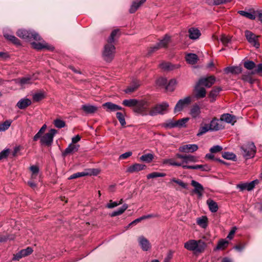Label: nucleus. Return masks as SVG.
Instances as JSON below:
<instances>
[{
	"label": "nucleus",
	"instance_id": "nucleus-24",
	"mask_svg": "<svg viewBox=\"0 0 262 262\" xmlns=\"http://www.w3.org/2000/svg\"><path fill=\"white\" fill-rule=\"evenodd\" d=\"M31 45L33 48L37 50L47 49L49 50H52L53 49V48L52 47L49 46L44 41L41 42H33L31 43Z\"/></svg>",
	"mask_w": 262,
	"mask_h": 262
},
{
	"label": "nucleus",
	"instance_id": "nucleus-55",
	"mask_svg": "<svg viewBox=\"0 0 262 262\" xmlns=\"http://www.w3.org/2000/svg\"><path fill=\"white\" fill-rule=\"evenodd\" d=\"M210 130L209 125L205 124L204 126H201L197 134L198 136H200Z\"/></svg>",
	"mask_w": 262,
	"mask_h": 262
},
{
	"label": "nucleus",
	"instance_id": "nucleus-10",
	"mask_svg": "<svg viewBox=\"0 0 262 262\" xmlns=\"http://www.w3.org/2000/svg\"><path fill=\"white\" fill-rule=\"evenodd\" d=\"M33 251V249L30 247H28L26 249H22L15 254H14L13 260L18 261L21 258L32 254Z\"/></svg>",
	"mask_w": 262,
	"mask_h": 262
},
{
	"label": "nucleus",
	"instance_id": "nucleus-32",
	"mask_svg": "<svg viewBox=\"0 0 262 262\" xmlns=\"http://www.w3.org/2000/svg\"><path fill=\"white\" fill-rule=\"evenodd\" d=\"M225 72L227 74L232 73L238 74L242 72V68L240 66L228 67L225 69Z\"/></svg>",
	"mask_w": 262,
	"mask_h": 262
},
{
	"label": "nucleus",
	"instance_id": "nucleus-40",
	"mask_svg": "<svg viewBox=\"0 0 262 262\" xmlns=\"http://www.w3.org/2000/svg\"><path fill=\"white\" fill-rule=\"evenodd\" d=\"M154 159V155L153 154L148 153L144 154L140 157V161L145 162L146 163L151 162Z\"/></svg>",
	"mask_w": 262,
	"mask_h": 262
},
{
	"label": "nucleus",
	"instance_id": "nucleus-48",
	"mask_svg": "<svg viewBox=\"0 0 262 262\" xmlns=\"http://www.w3.org/2000/svg\"><path fill=\"white\" fill-rule=\"evenodd\" d=\"M160 67L164 70L170 71L174 68V66L172 65L169 62H164L160 64Z\"/></svg>",
	"mask_w": 262,
	"mask_h": 262
},
{
	"label": "nucleus",
	"instance_id": "nucleus-50",
	"mask_svg": "<svg viewBox=\"0 0 262 262\" xmlns=\"http://www.w3.org/2000/svg\"><path fill=\"white\" fill-rule=\"evenodd\" d=\"M46 128L47 125L46 124L43 125L38 133L34 136L33 139V140L36 141L38 140V139L42 137V135L45 132Z\"/></svg>",
	"mask_w": 262,
	"mask_h": 262
},
{
	"label": "nucleus",
	"instance_id": "nucleus-42",
	"mask_svg": "<svg viewBox=\"0 0 262 262\" xmlns=\"http://www.w3.org/2000/svg\"><path fill=\"white\" fill-rule=\"evenodd\" d=\"M162 126L166 129L176 127V121L173 119H168L162 124Z\"/></svg>",
	"mask_w": 262,
	"mask_h": 262
},
{
	"label": "nucleus",
	"instance_id": "nucleus-1",
	"mask_svg": "<svg viewBox=\"0 0 262 262\" xmlns=\"http://www.w3.org/2000/svg\"><path fill=\"white\" fill-rule=\"evenodd\" d=\"M16 34L20 38L28 40H31L32 39L35 40H40V36L34 31L19 29L17 31Z\"/></svg>",
	"mask_w": 262,
	"mask_h": 262
},
{
	"label": "nucleus",
	"instance_id": "nucleus-22",
	"mask_svg": "<svg viewBox=\"0 0 262 262\" xmlns=\"http://www.w3.org/2000/svg\"><path fill=\"white\" fill-rule=\"evenodd\" d=\"M145 167V165L139 163H135L132 165H130L127 168V172H128L129 173H134L144 169Z\"/></svg>",
	"mask_w": 262,
	"mask_h": 262
},
{
	"label": "nucleus",
	"instance_id": "nucleus-64",
	"mask_svg": "<svg viewBox=\"0 0 262 262\" xmlns=\"http://www.w3.org/2000/svg\"><path fill=\"white\" fill-rule=\"evenodd\" d=\"M174 251L170 250L168 251L166 257L164 258V262H170L173 257Z\"/></svg>",
	"mask_w": 262,
	"mask_h": 262
},
{
	"label": "nucleus",
	"instance_id": "nucleus-2",
	"mask_svg": "<svg viewBox=\"0 0 262 262\" xmlns=\"http://www.w3.org/2000/svg\"><path fill=\"white\" fill-rule=\"evenodd\" d=\"M150 104L149 102L145 100H138V104L136 107L133 108L135 112L142 116L149 115Z\"/></svg>",
	"mask_w": 262,
	"mask_h": 262
},
{
	"label": "nucleus",
	"instance_id": "nucleus-63",
	"mask_svg": "<svg viewBox=\"0 0 262 262\" xmlns=\"http://www.w3.org/2000/svg\"><path fill=\"white\" fill-rule=\"evenodd\" d=\"M176 84V80L171 79L169 81L168 84L166 86V89L169 91H173L174 89V86Z\"/></svg>",
	"mask_w": 262,
	"mask_h": 262
},
{
	"label": "nucleus",
	"instance_id": "nucleus-29",
	"mask_svg": "<svg viewBox=\"0 0 262 262\" xmlns=\"http://www.w3.org/2000/svg\"><path fill=\"white\" fill-rule=\"evenodd\" d=\"M31 104V101L28 98H23L18 101L16 106L19 109H25Z\"/></svg>",
	"mask_w": 262,
	"mask_h": 262
},
{
	"label": "nucleus",
	"instance_id": "nucleus-17",
	"mask_svg": "<svg viewBox=\"0 0 262 262\" xmlns=\"http://www.w3.org/2000/svg\"><path fill=\"white\" fill-rule=\"evenodd\" d=\"M207 247V244L205 242L201 239L197 240V243L194 246L192 252L195 254L202 253L204 252Z\"/></svg>",
	"mask_w": 262,
	"mask_h": 262
},
{
	"label": "nucleus",
	"instance_id": "nucleus-30",
	"mask_svg": "<svg viewBox=\"0 0 262 262\" xmlns=\"http://www.w3.org/2000/svg\"><path fill=\"white\" fill-rule=\"evenodd\" d=\"M189 37L191 39L195 40L201 36V32L199 30L194 28H191L188 30Z\"/></svg>",
	"mask_w": 262,
	"mask_h": 262
},
{
	"label": "nucleus",
	"instance_id": "nucleus-33",
	"mask_svg": "<svg viewBox=\"0 0 262 262\" xmlns=\"http://www.w3.org/2000/svg\"><path fill=\"white\" fill-rule=\"evenodd\" d=\"M185 59L187 63L191 64H194L198 60V57L195 54L189 53L186 55Z\"/></svg>",
	"mask_w": 262,
	"mask_h": 262
},
{
	"label": "nucleus",
	"instance_id": "nucleus-9",
	"mask_svg": "<svg viewBox=\"0 0 262 262\" xmlns=\"http://www.w3.org/2000/svg\"><path fill=\"white\" fill-rule=\"evenodd\" d=\"M176 158L182 160L181 163L183 164L187 165V163L190 162L195 163L198 162V158L191 155H182L180 154H177L176 155Z\"/></svg>",
	"mask_w": 262,
	"mask_h": 262
},
{
	"label": "nucleus",
	"instance_id": "nucleus-13",
	"mask_svg": "<svg viewBox=\"0 0 262 262\" xmlns=\"http://www.w3.org/2000/svg\"><path fill=\"white\" fill-rule=\"evenodd\" d=\"M36 79L33 76H27L20 78L15 79L16 83L20 84L21 86H24L28 84H32Z\"/></svg>",
	"mask_w": 262,
	"mask_h": 262
},
{
	"label": "nucleus",
	"instance_id": "nucleus-14",
	"mask_svg": "<svg viewBox=\"0 0 262 262\" xmlns=\"http://www.w3.org/2000/svg\"><path fill=\"white\" fill-rule=\"evenodd\" d=\"M170 41V36L166 35L163 39L161 40L159 42H158L155 46L151 47L150 50V53H152L155 51L161 48H164L166 47Z\"/></svg>",
	"mask_w": 262,
	"mask_h": 262
},
{
	"label": "nucleus",
	"instance_id": "nucleus-27",
	"mask_svg": "<svg viewBox=\"0 0 262 262\" xmlns=\"http://www.w3.org/2000/svg\"><path fill=\"white\" fill-rule=\"evenodd\" d=\"M221 120L224 121L228 123H231L232 125L236 121L235 116L229 114H224L221 117Z\"/></svg>",
	"mask_w": 262,
	"mask_h": 262
},
{
	"label": "nucleus",
	"instance_id": "nucleus-16",
	"mask_svg": "<svg viewBox=\"0 0 262 262\" xmlns=\"http://www.w3.org/2000/svg\"><path fill=\"white\" fill-rule=\"evenodd\" d=\"M215 78L213 76L201 78L198 83L199 84L204 85L207 88L211 87L215 82Z\"/></svg>",
	"mask_w": 262,
	"mask_h": 262
},
{
	"label": "nucleus",
	"instance_id": "nucleus-20",
	"mask_svg": "<svg viewBox=\"0 0 262 262\" xmlns=\"http://www.w3.org/2000/svg\"><path fill=\"white\" fill-rule=\"evenodd\" d=\"M102 106L106 109L107 112H115L119 110H122L123 108L121 106L114 104L111 102H107L103 103Z\"/></svg>",
	"mask_w": 262,
	"mask_h": 262
},
{
	"label": "nucleus",
	"instance_id": "nucleus-31",
	"mask_svg": "<svg viewBox=\"0 0 262 262\" xmlns=\"http://www.w3.org/2000/svg\"><path fill=\"white\" fill-rule=\"evenodd\" d=\"M222 90L220 87H214L213 89L210 91L209 94V98H210V101L211 102H214L217 96L219 95V93Z\"/></svg>",
	"mask_w": 262,
	"mask_h": 262
},
{
	"label": "nucleus",
	"instance_id": "nucleus-26",
	"mask_svg": "<svg viewBox=\"0 0 262 262\" xmlns=\"http://www.w3.org/2000/svg\"><path fill=\"white\" fill-rule=\"evenodd\" d=\"M191 185L194 188L193 192L197 194L199 196H202V192L204 190L203 186L200 183L194 180H192L191 181Z\"/></svg>",
	"mask_w": 262,
	"mask_h": 262
},
{
	"label": "nucleus",
	"instance_id": "nucleus-21",
	"mask_svg": "<svg viewBox=\"0 0 262 262\" xmlns=\"http://www.w3.org/2000/svg\"><path fill=\"white\" fill-rule=\"evenodd\" d=\"M201 113V107L197 104H193L189 111V114L193 118H199Z\"/></svg>",
	"mask_w": 262,
	"mask_h": 262
},
{
	"label": "nucleus",
	"instance_id": "nucleus-23",
	"mask_svg": "<svg viewBox=\"0 0 262 262\" xmlns=\"http://www.w3.org/2000/svg\"><path fill=\"white\" fill-rule=\"evenodd\" d=\"M184 169H200L202 171H208L210 170V167L206 164L205 165H187L183 166Z\"/></svg>",
	"mask_w": 262,
	"mask_h": 262
},
{
	"label": "nucleus",
	"instance_id": "nucleus-51",
	"mask_svg": "<svg viewBox=\"0 0 262 262\" xmlns=\"http://www.w3.org/2000/svg\"><path fill=\"white\" fill-rule=\"evenodd\" d=\"M33 100L35 102H38L45 98V94L42 92L34 94L32 96Z\"/></svg>",
	"mask_w": 262,
	"mask_h": 262
},
{
	"label": "nucleus",
	"instance_id": "nucleus-34",
	"mask_svg": "<svg viewBox=\"0 0 262 262\" xmlns=\"http://www.w3.org/2000/svg\"><path fill=\"white\" fill-rule=\"evenodd\" d=\"M81 109L86 114H92L97 110V107L90 104H84L81 106Z\"/></svg>",
	"mask_w": 262,
	"mask_h": 262
},
{
	"label": "nucleus",
	"instance_id": "nucleus-49",
	"mask_svg": "<svg viewBox=\"0 0 262 262\" xmlns=\"http://www.w3.org/2000/svg\"><path fill=\"white\" fill-rule=\"evenodd\" d=\"M252 74V72H248L247 74H244L242 75V79L244 81L252 84L254 81V80L251 77V75Z\"/></svg>",
	"mask_w": 262,
	"mask_h": 262
},
{
	"label": "nucleus",
	"instance_id": "nucleus-59",
	"mask_svg": "<svg viewBox=\"0 0 262 262\" xmlns=\"http://www.w3.org/2000/svg\"><path fill=\"white\" fill-rule=\"evenodd\" d=\"M88 175V173L86 172H78L72 174L69 178V180L76 179L79 177H84Z\"/></svg>",
	"mask_w": 262,
	"mask_h": 262
},
{
	"label": "nucleus",
	"instance_id": "nucleus-44",
	"mask_svg": "<svg viewBox=\"0 0 262 262\" xmlns=\"http://www.w3.org/2000/svg\"><path fill=\"white\" fill-rule=\"evenodd\" d=\"M163 163L165 164H169L171 166H182L183 168L184 166H186V165L183 164V163H181V162H176L174 160L171 159L165 160Z\"/></svg>",
	"mask_w": 262,
	"mask_h": 262
},
{
	"label": "nucleus",
	"instance_id": "nucleus-62",
	"mask_svg": "<svg viewBox=\"0 0 262 262\" xmlns=\"http://www.w3.org/2000/svg\"><path fill=\"white\" fill-rule=\"evenodd\" d=\"M118 32H119L118 29H116V30H113L112 32L111 35L107 40V42L110 43H113L115 41V39H114L115 37L117 35V34H118Z\"/></svg>",
	"mask_w": 262,
	"mask_h": 262
},
{
	"label": "nucleus",
	"instance_id": "nucleus-52",
	"mask_svg": "<svg viewBox=\"0 0 262 262\" xmlns=\"http://www.w3.org/2000/svg\"><path fill=\"white\" fill-rule=\"evenodd\" d=\"M238 13L242 16H244L248 18L254 20L255 18V16L253 13L248 12L245 11H239Z\"/></svg>",
	"mask_w": 262,
	"mask_h": 262
},
{
	"label": "nucleus",
	"instance_id": "nucleus-54",
	"mask_svg": "<svg viewBox=\"0 0 262 262\" xmlns=\"http://www.w3.org/2000/svg\"><path fill=\"white\" fill-rule=\"evenodd\" d=\"M189 119L188 118H183L176 121V127H182L185 126L186 123L188 121Z\"/></svg>",
	"mask_w": 262,
	"mask_h": 262
},
{
	"label": "nucleus",
	"instance_id": "nucleus-56",
	"mask_svg": "<svg viewBox=\"0 0 262 262\" xmlns=\"http://www.w3.org/2000/svg\"><path fill=\"white\" fill-rule=\"evenodd\" d=\"M244 66L247 70H251L255 68L256 64L253 61L247 60L244 63Z\"/></svg>",
	"mask_w": 262,
	"mask_h": 262
},
{
	"label": "nucleus",
	"instance_id": "nucleus-8",
	"mask_svg": "<svg viewBox=\"0 0 262 262\" xmlns=\"http://www.w3.org/2000/svg\"><path fill=\"white\" fill-rule=\"evenodd\" d=\"M245 35L247 40L251 45L256 48H259V43L258 41V36L255 35L252 32L248 30H246L245 32Z\"/></svg>",
	"mask_w": 262,
	"mask_h": 262
},
{
	"label": "nucleus",
	"instance_id": "nucleus-47",
	"mask_svg": "<svg viewBox=\"0 0 262 262\" xmlns=\"http://www.w3.org/2000/svg\"><path fill=\"white\" fill-rule=\"evenodd\" d=\"M5 37L15 45H20L19 40L14 35L9 34H4Z\"/></svg>",
	"mask_w": 262,
	"mask_h": 262
},
{
	"label": "nucleus",
	"instance_id": "nucleus-38",
	"mask_svg": "<svg viewBox=\"0 0 262 262\" xmlns=\"http://www.w3.org/2000/svg\"><path fill=\"white\" fill-rule=\"evenodd\" d=\"M196 243L197 240L190 239L184 243V248L189 251H192Z\"/></svg>",
	"mask_w": 262,
	"mask_h": 262
},
{
	"label": "nucleus",
	"instance_id": "nucleus-6",
	"mask_svg": "<svg viewBox=\"0 0 262 262\" xmlns=\"http://www.w3.org/2000/svg\"><path fill=\"white\" fill-rule=\"evenodd\" d=\"M56 133V129H51L48 133L40 138V143L42 145L50 146L53 143L54 137Z\"/></svg>",
	"mask_w": 262,
	"mask_h": 262
},
{
	"label": "nucleus",
	"instance_id": "nucleus-53",
	"mask_svg": "<svg viewBox=\"0 0 262 262\" xmlns=\"http://www.w3.org/2000/svg\"><path fill=\"white\" fill-rule=\"evenodd\" d=\"M166 176V173L163 172H154L147 175V179L156 178L158 177H164Z\"/></svg>",
	"mask_w": 262,
	"mask_h": 262
},
{
	"label": "nucleus",
	"instance_id": "nucleus-15",
	"mask_svg": "<svg viewBox=\"0 0 262 262\" xmlns=\"http://www.w3.org/2000/svg\"><path fill=\"white\" fill-rule=\"evenodd\" d=\"M198 148V146L195 144H185L180 146L179 151L184 153L193 152L196 151Z\"/></svg>",
	"mask_w": 262,
	"mask_h": 262
},
{
	"label": "nucleus",
	"instance_id": "nucleus-45",
	"mask_svg": "<svg viewBox=\"0 0 262 262\" xmlns=\"http://www.w3.org/2000/svg\"><path fill=\"white\" fill-rule=\"evenodd\" d=\"M31 171V179L32 180L36 179L38 175L39 168L38 166L35 165H32L30 168Z\"/></svg>",
	"mask_w": 262,
	"mask_h": 262
},
{
	"label": "nucleus",
	"instance_id": "nucleus-3",
	"mask_svg": "<svg viewBox=\"0 0 262 262\" xmlns=\"http://www.w3.org/2000/svg\"><path fill=\"white\" fill-rule=\"evenodd\" d=\"M168 106L169 104L165 102L157 104L150 108L149 115L154 116L159 114L163 115L166 112Z\"/></svg>",
	"mask_w": 262,
	"mask_h": 262
},
{
	"label": "nucleus",
	"instance_id": "nucleus-5",
	"mask_svg": "<svg viewBox=\"0 0 262 262\" xmlns=\"http://www.w3.org/2000/svg\"><path fill=\"white\" fill-rule=\"evenodd\" d=\"M243 156L246 159L253 158L256 152V147L253 142L248 143L242 147Z\"/></svg>",
	"mask_w": 262,
	"mask_h": 262
},
{
	"label": "nucleus",
	"instance_id": "nucleus-18",
	"mask_svg": "<svg viewBox=\"0 0 262 262\" xmlns=\"http://www.w3.org/2000/svg\"><path fill=\"white\" fill-rule=\"evenodd\" d=\"M200 85L198 82L194 88V96L198 99L204 98L206 95V90Z\"/></svg>",
	"mask_w": 262,
	"mask_h": 262
},
{
	"label": "nucleus",
	"instance_id": "nucleus-19",
	"mask_svg": "<svg viewBox=\"0 0 262 262\" xmlns=\"http://www.w3.org/2000/svg\"><path fill=\"white\" fill-rule=\"evenodd\" d=\"M80 147L79 144H74L71 143L69 145L67 148L62 152V155L63 157H66L68 155L72 154L78 150Z\"/></svg>",
	"mask_w": 262,
	"mask_h": 262
},
{
	"label": "nucleus",
	"instance_id": "nucleus-7",
	"mask_svg": "<svg viewBox=\"0 0 262 262\" xmlns=\"http://www.w3.org/2000/svg\"><path fill=\"white\" fill-rule=\"evenodd\" d=\"M192 100V97L189 96L180 99L174 108V112L176 113L181 111L184 108L188 106L191 103Z\"/></svg>",
	"mask_w": 262,
	"mask_h": 262
},
{
	"label": "nucleus",
	"instance_id": "nucleus-36",
	"mask_svg": "<svg viewBox=\"0 0 262 262\" xmlns=\"http://www.w3.org/2000/svg\"><path fill=\"white\" fill-rule=\"evenodd\" d=\"M207 204L209 210L212 212H216L218 210V205L217 203L212 200L209 199L207 201Z\"/></svg>",
	"mask_w": 262,
	"mask_h": 262
},
{
	"label": "nucleus",
	"instance_id": "nucleus-61",
	"mask_svg": "<svg viewBox=\"0 0 262 262\" xmlns=\"http://www.w3.org/2000/svg\"><path fill=\"white\" fill-rule=\"evenodd\" d=\"M123 200L121 199L119 202H113L112 200L106 205V207L108 208H113L122 203Z\"/></svg>",
	"mask_w": 262,
	"mask_h": 262
},
{
	"label": "nucleus",
	"instance_id": "nucleus-43",
	"mask_svg": "<svg viewBox=\"0 0 262 262\" xmlns=\"http://www.w3.org/2000/svg\"><path fill=\"white\" fill-rule=\"evenodd\" d=\"M12 121L11 120H7L4 122L0 123V132H4L7 130L10 126Z\"/></svg>",
	"mask_w": 262,
	"mask_h": 262
},
{
	"label": "nucleus",
	"instance_id": "nucleus-28",
	"mask_svg": "<svg viewBox=\"0 0 262 262\" xmlns=\"http://www.w3.org/2000/svg\"><path fill=\"white\" fill-rule=\"evenodd\" d=\"M221 121L217 119H213L209 125L210 130H219L223 128Z\"/></svg>",
	"mask_w": 262,
	"mask_h": 262
},
{
	"label": "nucleus",
	"instance_id": "nucleus-60",
	"mask_svg": "<svg viewBox=\"0 0 262 262\" xmlns=\"http://www.w3.org/2000/svg\"><path fill=\"white\" fill-rule=\"evenodd\" d=\"M54 124L55 127L58 128H61L62 127H64L66 125L64 121L59 119L54 120Z\"/></svg>",
	"mask_w": 262,
	"mask_h": 262
},
{
	"label": "nucleus",
	"instance_id": "nucleus-46",
	"mask_svg": "<svg viewBox=\"0 0 262 262\" xmlns=\"http://www.w3.org/2000/svg\"><path fill=\"white\" fill-rule=\"evenodd\" d=\"M231 0H206V2L209 5H219L229 2Z\"/></svg>",
	"mask_w": 262,
	"mask_h": 262
},
{
	"label": "nucleus",
	"instance_id": "nucleus-58",
	"mask_svg": "<svg viewBox=\"0 0 262 262\" xmlns=\"http://www.w3.org/2000/svg\"><path fill=\"white\" fill-rule=\"evenodd\" d=\"M223 157L226 159L232 160H235L236 158L235 154L229 152H224L223 154Z\"/></svg>",
	"mask_w": 262,
	"mask_h": 262
},
{
	"label": "nucleus",
	"instance_id": "nucleus-25",
	"mask_svg": "<svg viewBox=\"0 0 262 262\" xmlns=\"http://www.w3.org/2000/svg\"><path fill=\"white\" fill-rule=\"evenodd\" d=\"M140 83L139 81L137 80H135L133 81V82L130 83V85H129L125 90L124 92L126 94H130L134 91H135L138 87L140 86Z\"/></svg>",
	"mask_w": 262,
	"mask_h": 262
},
{
	"label": "nucleus",
	"instance_id": "nucleus-41",
	"mask_svg": "<svg viewBox=\"0 0 262 262\" xmlns=\"http://www.w3.org/2000/svg\"><path fill=\"white\" fill-rule=\"evenodd\" d=\"M229 242L225 239H222L220 240L217 243V245L215 248V250H224L228 245Z\"/></svg>",
	"mask_w": 262,
	"mask_h": 262
},
{
	"label": "nucleus",
	"instance_id": "nucleus-37",
	"mask_svg": "<svg viewBox=\"0 0 262 262\" xmlns=\"http://www.w3.org/2000/svg\"><path fill=\"white\" fill-rule=\"evenodd\" d=\"M207 222L208 219L206 216H202L196 220L197 224L204 229L207 227Z\"/></svg>",
	"mask_w": 262,
	"mask_h": 262
},
{
	"label": "nucleus",
	"instance_id": "nucleus-39",
	"mask_svg": "<svg viewBox=\"0 0 262 262\" xmlns=\"http://www.w3.org/2000/svg\"><path fill=\"white\" fill-rule=\"evenodd\" d=\"M128 208V205L126 204H124L122 206L119 208L118 210L113 211L111 214V216L114 217L122 214Z\"/></svg>",
	"mask_w": 262,
	"mask_h": 262
},
{
	"label": "nucleus",
	"instance_id": "nucleus-57",
	"mask_svg": "<svg viewBox=\"0 0 262 262\" xmlns=\"http://www.w3.org/2000/svg\"><path fill=\"white\" fill-rule=\"evenodd\" d=\"M116 117L118 119L121 125L122 126H124L126 124V122L124 115L121 112H117L116 113Z\"/></svg>",
	"mask_w": 262,
	"mask_h": 262
},
{
	"label": "nucleus",
	"instance_id": "nucleus-4",
	"mask_svg": "<svg viewBox=\"0 0 262 262\" xmlns=\"http://www.w3.org/2000/svg\"><path fill=\"white\" fill-rule=\"evenodd\" d=\"M115 53V48L113 43L107 42L104 46L103 56L105 60L111 61L114 58Z\"/></svg>",
	"mask_w": 262,
	"mask_h": 262
},
{
	"label": "nucleus",
	"instance_id": "nucleus-35",
	"mask_svg": "<svg viewBox=\"0 0 262 262\" xmlns=\"http://www.w3.org/2000/svg\"><path fill=\"white\" fill-rule=\"evenodd\" d=\"M138 101L136 99H125L122 101V104L125 106L135 108L138 104Z\"/></svg>",
	"mask_w": 262,
	"mask_h": 262
},
{
	"label": "nucleus",
	"instance_id": "nucleus-11",
	"mask_svg": "<svg viewBox=\"0 0 262 262\" xmlns=\"http://www.w3.org/2000/svg\"><path fill=\"white\" fill-rule=\"evenodd\" d=\"M138 242L143 251H147L151 248V245L149 241L143 236H139L138 238Z\"/></svg>",
	"mask_w": 262,
	"mask_h": 262
},
{
	"label": "nucleus",
	"instance_id": "nucleus-12",
	"mask_svg": "<svg viewBox=\"0 0 262 262\" xmlns=\"http://www.w3.org/2000/svg\"><path fill=\"white\" fill-rule=\"evenodd\" d=\"M258 183V181L255 180L250 182V183H241L237 185V188H239L241 191L247 190L248 191L252 190L255 187L256 184Z\"/></svg>",
	"mask_w": 262,
	"mask_h": 262
}]
</instances>
